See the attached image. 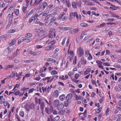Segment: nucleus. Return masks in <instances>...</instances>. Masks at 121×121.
Listing matches in <instances>:
<instances>
[{"mask_svg": "<svg viewBox=\"0 0 121 121\" xmlns=\"http://www.w3.org/2000/svg\"><path fill=\"white\" fill-rule=\"evenodd\" d=\"M79 30V29L78 28L73 29L70 30L69 31V33L70 34H74L77 33Z\"/></svg>", "mask_w": 121, "mask_h": 121, "instance_id": "5", "label": "nucleus"}, {"mask_svg": "<svg viewBox=\"0 0 121 121\" xmlns=\"http://www.w3.org/2000/svg\"><path fill=\"white\" fill-rule=\"evenodd\" d=\"M4 105V106H6L8 105L7 108H9L10 106V104H9L8 101H5L4 103L3 104Z\"/></svg>", "mask_w": 121, "mask_h": 121, "instance_id": "33", "label": "nucleus"}, {"mask_svg": "<svg viewBox=\"0 0 121 121\" xmlns=\"http://www.w3.org/2000/svg\"><path fill=\"white\" fill-rule=\"evenodd\" d=\"M53 116L52 115H51L49 116V117L47 118V121H53Z\"/></svg>", "mask_w": 121, "mask_h": 121, "instance_id": "35", "label": "nucleus"}, {"mask_svg": "<svg viewBox=\"0 0 121 121\" xmlns=\"http://www.w3.org/2000/svg\"><path fill=\"white\" fill-rule=\"evenodd\" d=\"M50 32H53L54 33V37L56 36V32L55 29L54 28H52L50 30Z\"/></svg>", "mask_w": 121, "mask_h": 121, "instance_id": "40", "label": "nucleus"}, {"mask_svg": "<svg viewBox=\"0 0 121 121\" xmlns=\"http://www.w3.org/2000/svg\"><path fill=\"white\" fill-rule=\"evenodd\" d=\"M60 118L59 116L57 115V116L52 119V120L53 121H57L59 120Z\"/></svg>", "mask_w": 121, "mask_h": 121, "instance_id": "39", "label": "nucleus"}, {"mask_svg": "<svg viewBox=\"0 0 121 121\" xmlns=\"http://www.w3.org/2000/svg\"><path fill=\"white\" fill-rule=\"evenodd\" d=\"M35 88H31L30 89L29 91H28V94H29V93H32L33 91H34L35 90Z\"/></svg>", "mask_w": 121, "mask_h": 121, "instance_id": "56", "label": "nucleus"}, {"mask_svg": "<svg viewBox=\"0 0 121 121\" xmlns=\"http://www.w3.org/2000/svg\"><path fill=\"white\" fill-rule=\"evenodd\" d=\"M57 73V71L55 70H53L52 71L51 73V74L52 75H55Z\"/></svg>", "mask_w": 121, "mask_h": 121, "instance_id": "51", "label": "nucleus"}, {"mask_svg": "<svg viewBox=\"0 0 121 121\" xmlns=\"http://www.w3.org/2000/svg\"><path fill=\"white\" fill-rule=\"evenodd\" d=\"M25 36L27 38H30L32 37V35L31 33H27L26 34Z\"/></svg>", "mask_w": 121, "mask_h": 121, "instance_id": "50", "label": "nucleus"}, {"mask_svg": "<svg viewBox=\"0 0 121 121\" xmlns=\"http://www.w3.org/2000/svg\"><path fill=\"white\" fill-rule=\"evenodd\" d=\"M115 89L117 91H121V88L119 86L115 87Z\"/></svg>", "mask_w": 121, "mask_h": 121, "instance_id": "52", "label": "nucleus"}, {"mask_svg": "<svg viewBox=\"0 0 121 121\" xmlns=\"http://www.w3.org/2000/svg\"><path fill=\"white\" fill-rule=\"evenodd\" d=\"M56 19V18L55 17V16L53 15H48L45 18L46 21L45 24L46 25H51L53 24L54 21Z\"/></svg>", "mask_w": 121, "mask_h": 121, "instance_id": "1", "label": "nucleus"}, {"mask_svg": "<svg viewBox=\"0 0 121 121\" xmlns=\"http://www.w3.org/2000/svg\"><path fill=\"white\" fill-rule=\"evenodd\" d=\"M40 109L42 110H42L44 109L45 107V103L43 102H42L40 104Z\"/></svg>", "mask_w": 121, "mask_h": 121, "instance_id": "28", "label": "nucleus"}, {"mask_svg": "<svg viewBox=\"0 0 121 121\" xmlns=\"http://www.w3.org/2000/svg\"><path fill=\"white\" fill-rule=\"evenodd\" d=\"M16 42V39H13V40L11 42L9 43L10 45H11L12 46H13L15 44Z\"/></svg>", "mask_w": 121, "mask_h": 121, "instance_id": "36", "label": "nucleus"}, {"mask_svg": "<svg viewBox=\"0 0 121 121\" xmlns=\"http://www.w3.org/2000/svg\"><path fill=\"white\" fill-rule=\"evenodd\" d=\"M47 14L46 13H40L39 15L38 14V17L39 18H40L41 17H43V16H46L47 15Z\"/></svg>", "mask_w": 121, "mask_h": 121, "instance_id": "27", "label": "nucleus"}, {"mask_svg": "<svg viewBox=\"0 0 121 121\" xmlns=\"http://www.w3.org/2000/svg\"><path fill=\"white\" fill-rule=\"evenodd\" d=\"M32 16L33 17V19L34 21L36 20L37 21H37L38 18V14H37V13L33 14Z\"/></svg>", "mask_w": 121, "mask_h": 121, "instance_id": "25", "label": "nucleus"}, {"mask_svg": "<svg viewBox=\"0 0 121 121\" xmlns=\"http://www.w3.org/2000/svg\"><path fill=\"white\" fill-rule=\"evenodd\" d=\"M72 29L73 28L71 27H64V30H72Z\"/></svg>", "mask_w": 121, "mask_h": 121, "instance_id": "45", "label": "nucleus"}, {"mask_svg": "<svg viewBox=\"0 0 121 121\" xmlns=\"http://www.w3.org/2000/svg\"><path fill=\"white\" fill-rule=\"evenodd\" d=\"M76 79H72V81L75 83H80V80H77Z\"/></svg>", "mask_w": 121, "mask_h": 121, "instance_id": "54", "label": "nucleus"}, {"mask_svg": "<svg viewBox=\"0 0 121 121\" xmlns=\"http://www.w3.org/2000/svg\"><path fill=\"white\" fill-rule=\"evenodd\" d=\"M81 62L82 64L85 65L86 64L87 61L84 57H82L81 59Z\"/></svg>", "mask_w": 121, "mask_h": 121, "instance_id": "19", "label": "nucleus"}, {"mask_svg": "<svg viewBox=\"0 0 121 121\" xmlns=\"http://www.w3.org/2000/svg\"><path fill=\"white\" fill-rule=\"evenodd\" d=\"M45 110L47 113L48 114H51L53 110V108L51 107L50 108L48 107L46 108H45Z\"/></svg>", "mask_w": 121, "mask_h": 121, "instance_id": "4", "label": "nucleus"}, {"mask_svg": "<svg viewBox=\"0 0 121 121\" xmlns=\"http://www.w3.org/2000/svg\"><path fill=\"white\" fill-rule=\"evenodd\" d=\"M24 94V92L22 93L20 92V91L19 90H18L15 91L14 93V94L15 96H17L18 95L19 96H22Z\"/></svg>", "mask_w": 121, "mask_h": 121, "instance_id": "10", "label": "nucleus"}, {"mask_svg": "<svg viewBox=\"0 0 121 121\" xmlns=\"http://www.w3.org/2000/svg\"><path fill=\"white\" fill-rule=\"evenodd\" d=\"M66 40V37H65L63 40L62 41L61 43V44L62 45H63L65 43V42Z\"/></svg>", "mask_w": 121, "mask_h": 121, "instance_id": "55", "label": "nucleus"}, {"mask_svg": "<svg viewBox=\"0 0 121 121\" xmlns=\"http://www.w3.org/2000/svg\"><path fill=\"white\" fill-rule=\"evenodd\" d=\"M114 21V19L113 18H108L105 20V21L109 22H112Z\"/></svg>", "mask_w": 121, "mask_h": 121, "instance_id": "57", "label": "nucleus"}, {"mask_svg": "<svg viewBox=\"0 0 121 121\" xmlns=\"http://www.w3.org/2000/svg\"><path fill=\"white\" fill-rule=\"evenodd\" d=\"M80 25L81 27H86L88 26V24L82 22L80 24Z\"/></svg>", "mask_w": 121, "mask_h": 121, "instance_id": "32", "label": "nucleus"}, {"mask_svg": "<svg viewBox=\"0 0 121 121\" xmlns=\"http://www.w3.org/2000/svg\"><path fill=\"white\" fill-rule=\"evenodd\" d=\"M35 23L36 24H39L41 26L43 25L44 24L40 22V21H36L35 22Z\"/></svg>", "mask_w": 121, "mask_h": 121, "instance_id": "60", "label": "nucleus"}, {"mask_svg": "<svg viewBox=\"0 0 121 121\" xmlns=\"http://www.w3.org/2000/svg\"><path fill=\"white\" fill-rule=\"evenodd\" d=\"M67 17L66 16H63L60 14L58 17V19H60L61 21H63L66 19Z\"/></svg>", "mask_w": 121, "mask_h": 121, "instance_id": "6", "label": "nucleus"}, {"mask_svg": "<svg viewBox=\"0 0 121 121\" xmlns=\"http://www.w3.org/2000/svg\"><path fill=\"white\" fill-rule=\"evenodd\" d=\"M110 111V109L109 108H107L105 112L106 115L107 116L109 114V112Z\"/></svg>", "mask_w": 121, "mask_h": 121, "instance_id": "53", "label": "nucleus"}, {"mask_svg": "<svg viewBox=\"0 0 121 121\" xmlns=\"http://www.w3.org/2000/svg\"><path fill=\"white\" fill-rule=\"evenodd\" d=\"M13 22L12 20V19L9 20V21L6 26V29L9 28L10 27V26Z\"/></svg>", "mask_w": 121, "mask_h": 121, "instance_id": "18", "label": "nucleus"}, {"mask_svg": "<svg viewBox=\"0 0 121 121\" xmlns=\"http://www.w3.org/2000/svg\"><path fill=\"white\" fill-rule=\"evenodd\" d=\"M91 70V69L90 68H88L86 69V71L84 72V75H86L87 74H88L90 72Z\"/></svg>", "mask_w": 121, "mask_h": 121, "instance_id": "23", "label": "nucleus"}, {"mask_svg": "<svg viewBox=\"0 0 121 121\" xmlns=\"http://www.w3.org/2000/svg\"><path fill=\"white\" fill-rule=\"evenodd\" d=\"M114 1L118 3V4L121 5V1L120 0H114Z\"/></svg>", "mask_w": 121, "mask_h": 121, "instance_id": "63", "label": "nucleus"}, {"mask_svg": "<svg viewBox=\"0 0 121 121\" xmlns=\"http://www.w3.org/2000/svg\"><path fill=\"white\" fill-rule=\"evenodd\" d=\"M14 13L16 16H18L19 13V10L18 9H16L14 10Z\"/></svg>", "mask_w": 121, "mask_h": 121, "instance_id": "42", "label": "nucleus"}, {"mask_svg": "<svg viewBox=\"0 0 121 121\" xmlns=\"http://www.w3.org/2000/svg\"><path fill=\"white\" fill-rule=\"evenodd\" d=\"M72 5L73 8H77V4L75 2H73L72 3Z\"/></svg>", "mask_w": 121, "mask_h": 121, "instance_id": "47", "label": "nucleus"}, {"mask_svg": "<svg viewBox=\"0 0 121 121\" xmlns=\"http://www.w3.org/2000/svg\"><path fill=\"white\" fill-rule=\"evenodd\" d=\"M24 40L27 43H29L31 41V38H25L24 39Z\"/></svg>", "mask_w": 121, "mask_h": 121, "instance_id": "49", "label": "nucleus"}, {"mask_svg": "<svg viewBox=\"0 0 121 121\" xmlns=\"http://www.w3.org/2000/svg\"><path fill=\"white\" fill-rule=\"evenodd\" d=\"M20 50L17 49L16 51L13 54L12 56L13 57V59H14L15 57H16L17 56V52L18 50Z\"/></svg>", "mask_w": 121, "mask_h": 121, "instance_id": "38", "label": "nucleus"}, {"mask_svg": "<svg viewBox=\"0 0 121 121\" xmlns=\"http://www.w3.org/2000/svg\"><path fill=\"white\" fill-rule=\"evenodd\" d=\"M9 53L8 51V50L7 48L5 49L3 53V56H8V55L9 54Z\"/></svg>", "mask_w": 121, "mask_h": 121, "instance_id": "22", "label": "nucleus"}, {"mask_svg": "<svg viewBox=\"0 0 121 121\" xmlns=\"http://www.w3.org/2000/svg\"><path fill=\"white\" fill-rule=\"evenodd\" d=\"M0 104H2L5 102V98H4V96L3 95L0 96Z\"/></svg>", "mask_w": 121, "mask_h": 121, "instance_id": "24", "label": "nucleus"}, {"mask_svg": "<svg viewBox=\"0 0 121 121\" xmlns=\"http://www.w3.org/2000/svg\"><path fill=\"white\" fill-rule=\"evenodd\" d=\"M59 95V91L58 90H55L53 93V96L54 98H57Z\"/></svg>", "mask_w": 121, "mask_h": 121, "instance_id": "14", "label": "nucleus"}, {"mask_svg": "<svg viewBox=\"0 0 121 121\" xmlns=\"http://www.w3.org/2000/svg\"><path fill=\"white\" fill-rule=\"evenodd\" d=\"M43 47V46H42L41 45H37L36 46V48L37 49H38L42 48Z\"/></svg>", "mask_w": 121, "mask_h": 121, "instance_id": "61", "label": "nucleus"}, {"mask_svg": "<svg viewBox=\"0 0 121 121\" xmlns=\"http://www.w3.org/2000/svg\"><path fill=\"white\" fill-rule=\"evenodd\" d=\"M42 89L43 93H45V92H47V88L46 87H42Z\"/></svg>", "mask_w": 121, "mask_h": 121, "instance_id": "46", "label": "nucleus"}, {"mask_svg": "<svg viewBox=\"0 0 121 121\" xmlns=\"http://www.w3.org/2000/svg\"><path fill=\"white\" fill-rule=\"evenodd\" d=\"M34 60L32 59H30L29 60H23V62L25 63H29L31 62H33L34 61Z\"/></svg>", "mask_w": 121, "mask_h": 121, "instance_id": "26", "label": "nucleus"}, {"mask_svg": "<svg viewBox=\"0 0 121 121\" xmlns=\"http://www.w3.org/2000/svg\"><path fill=\"white\" fill-rule=\"evenodd\" d=\"M16 74H17V72L15 71H13L10 74V75L9 76V77L10 78H13V77L16 76Z\"/></svg>", "mask_w": 121, "mask_h": 121, "instance_id": "16", "label": "nucleus"}, {"mask_svg": "<svg viewBox=\"0 0 121 121\" xmlns=\"http://www.w3.org/2000/svg\"><path fill=\"white\" fill-rule=\"evenodd\" d=\"M26 53L28 54H30L32 56H36V52H34L32 51L31 50H28V51H26Z\"/></svg>", "mask_w": 121, "mask_h": 121, "instance_id": "9", "label": "nucleus"}, {"mask_svg": "<svg viewBox=\"0 0 121 121\" xmlns=\"http://www.w3.org/2000/svg\"><path fill=\"white\" fill-rule=\"evenodd\" d=\"M45 59L46 60H47L48 62H51V63H56V61L55 59L51 58H45Z\"/></svg>", "mask_w": 121, "mask_h": 121, "instance_id": "8", "label": "nucleus"}, {"mask_svg": "<svg viewBox=\"0 0 121 121\" xmlns=\"http://www.w3.org/2000/svg\"><path fill=\"white\" fill-rule=\"evenodd\" d=\"M89 56L87 58V60H91L92 59V57L91 53H89Z\"/></svg>", "mask_w": 121, "mask_h": 121, "instance_id": "58", "label": "nucleus"}, {"mask_svg": "<svg viewBox=\"0 0 121 121\" xmlns=\"http://www.w3.org/2000/svg\"><path fill=\"white\" fill-rule=\"evenodd\" d=\"M77 54L78 57H81L83 56L84 51L82 47H80L77 48Z\"/></svg>", "mask_w": 121, "mask_h": 121, "instance_id": "2", "label": "nucleus"}, {"mask_svg": "<svg viewBox=\"0 0 121 121\" xmlns=\"http://www.w3.org/2000/svg\"><path fill=\"white\" fill-rule=\"evenodd\" d=\"M85 4L86 5H90L91 6H93L95 5L94 3L92 2H90L88 3H85Z\"/></svg>", "mask_w": 121, "mask_h": 121, "instance_id": "43", "label": "nucleus"}, {"mask_svg": "<svg viewBox=\"0 0 121 121\" xmlns=\"http://www.w3.org/2000/svg\"><path fill=\"white\" fill-rule=\"evenodd\" d=\"M79 77V74L76 73L75 74L74 77V78L76 80H77L78 78Z\"/></svg>", "mask_w": 121, "mask_h": 121, "instance_id": "64", "label": "nucleus"}, {"mask_svg": "<svg viewBox=\"0 0 121 121\" xmlns=\"http://www.w3.org/2000/svg\"><path fill=\"white\" fill-rule=\"evenodd\" d=\"M40 75H39L38 77H36L34 79V80H36L37 81H39L40 80L41 78L40 77Z\"/></svg>", "mask_w": 121, "mask_h": 121, "instance_id": "59", "label": "nucleus"}, {"mask_svg": "<svg viewBox=\"0 0 121 121\" xmlns=\"http://www.w3.org/2000/svg\"><path fill=\"white\" fill-rule=\"evenodd\" d=\"M72 16H73L74 17H76L77 18H78V15L76 12H74L72 13Z\"/></svg>", "mask_w": 121, "mask_h": 121, "instance_id": "34", "label": "nucleus"}, {"mask_svg": "<svg viewBox=\"0 0 121 121\" xmlns=\"http://www.w3.org/2000/svg\"><path fill=\"white\" fill-rule=\"evenodd\" d=\"M19 114L22 117H24V111L21 110L20 111Z\"/></svg>", "mask_w": 121, "mask_h": 121, "instance_id": "41", "label": "nucleus"}, {"mask_svg": "<svg viewBox=\"0 0 121 121\" xmlns=\"http://www.w3.org/2000/svg\"><path fill=\"white\" fill-rule=\"evenodd\" d=\"M99 108L95 109V110L96 113H99L102 110V108L101 107H99Z\"/></svg>", "mask_w": 121, "mask_h": 121, "instance_id": "31", "label": "nucleus"}, {"mask_svg": "<svg viewBox=\"0 0 121 121\" xmlns=\"http://www.w3.org/2000/svg\"><path fill=\"white\" fill-rule=\"evenodd\" d=\"M51 77H46L47 80H48L47 81V83H48L49 82H51L52 80H51L52 79V78L50 79Z\"/></svg>", "mask_w": 121, "mask_h": 121, "instance_id": "48", "label": "nucleus"}, {"mask_svg": "<svg viewBox=\"0 0 121 121\" xmlns=\"http://www.w3.org/2000/svg\"><path fill=\"white\" fill-rule=\"evenodd\" d=\"M73 96V95L72 94H68L66 96L65 99L66 100L69 101L72 99Z\"/></svg>", "mask_w": 121, "mask_h": 121, "instance_id": "13", "label": "nucleus"}, {"mask_svg": "<svg viewBox=\"0 0 121 121\" xmlns=\"http://www.w3.org/2000/svg\"><path fill=\"white\" fill-rule=\"evenodd\" d=\"M64 104H59L58 107H57V109L58 110H62L64 108Z\"/></svg>", "mask_w": 121, "mask_h": 121, "instance_id": "15", "label": "nucleus"}, {"mask_svg": "<svg viewBox=\"0 0 121 121\" xmlns=\"http://www.w3.org/2000/svg\"><path fill=\"white\" fill-rule=\"evenodd\" d=\"M56 40H53L52 41L48 43V45L49 46H51L54 44L56 43Z\"/></svg>", "mask_w": 121, "mask_h": 121, "instance_id": "29", "label": "nucleus"}, {"mask_svg": "<svg viewBox=\"0 0 121 121\" xmlns=\"http://www.w3.org/2000/svg\"><path fill=\"white\" fill-rule=\"evenodd\" d=\"M121 109V107H118L117 108V109H115L114 111V113L115 114H117L118 113L119 110H120Z\"/></svg>", "mask_w": 121, "mask_h": 121, "instance_id": "30", "label": "nucleus"}, {"mask_svg": "<svg viewBox=\"0 0 121 121\" xmlns=\"http://www.w3.org/2000/svg\"><path fill=\"white\" fill-rule=\"evenodd\" d=\"M7 48L8 51L9 53H10L12 51H13V50L14 49V47L13 46H12L11 45H10V44L9 45V46Z\"/></svg>", "mask_w": 121, "mask_h": 121, "instance_id": "12", "label": "nucleus"}, {"mask_svg": "<svg viewBox=\"0 0 121 121\" xmlns=\"http://www.w3.org/2000/svg\"><path fill=\"white\" fill-rule=\"evenodd\" d=\"M18 30H19L18 29L16 28L13 29H10L8 31V32L9 33L11 34L13 33H14L15 32L18 31Z\"/></svg>", "mask_w": 121, "mask_h": 121, "instance_id": "11", "label": "nucleus"}, {"mask_svg": "<svg viewBox=\"0 0 121 121\" xmlns=\"http://www.w3.org/2000/svg\"><path fill=\"white\" fill-rule=\"evenodd\" d=\"M96 62L97 64V66H98L99 68H101L102 69H104L103 66L102 65L103 64V63L100 60H97Z\"/></svg>", "mask_w": 121, "mask_h": 121, "instance_id": "7", "label": "nucleus"}, {"mask_svg": "<svg viewBox=\"0 0 121 121\" xmlns=\"http://www.w3.org/2000/svg\"><path fill=\"white\" fill-rule=\"evenodd\" d=\"M33 16H32L30 18L29 20L28 21V22L29 23H31L34 20V19L33 18Z\"/></svg>", "mask_w": 121, "mask_h": 121, "instance_id": "62", "label": "nucleus"}, {"mask_svg": "<svg viewBox=\"0 0 121 121\" xmlns=\"http://www.w3.org/2000/svg\"><path fill=\"white\" fill-rule=\"evenodd\" d=\"M65 97V95L64 94H62L60 96L59 99L61 101H64Z\"/></svg>", "mask_w": 121, "mask_h": 121, "instance_id": "20", "label": "nucleus"}, {"mask_svg": "<svg viewBox=\"0 0 121 121\" xmlns=\"http://www.w3.org/2000/svg\"><path fill=\"white\" fill-rule=\"evenodd\" d=\"M30 0H25L26 3V4H24L23 8H28L30 4Z\"/></svg>", "mask_w": 121, "mask_h": 121, "instance_id": "21", "label": "nucleus"}, {"mask_svg": "<svg viewBox=\"0 0 121 121\" xmlns=\"http://www.w3.org/2000/svg\"><path fill=\"white\" fill-rule=\"evenodd\" d=\"M22 72H19V73H17V74H16V77H17V78L16 79V80H18L21 77V76L22 75Z\"/></svg>", "mask_w": 121, "mask_h": 121, "instance_id": "17", "label": "nucleus"}, {"mask_svg": "<svg viewBox=\"0 0 121 121\" xmlns=\"http://www.w3.org/2000/svg\"><path fill=\"white\" fill-rule=\"evenodd\" d=\"M89 54L90 53L89 52V51L88 49L85 50L84 56L86 57H87L88 56Z\"/></svg>", "mask_w": 121, "mask_h": 121, "instance_id": "37", "label": "nucleus"}, {"mask_svg": "<svg viewBox=\"0 0 121 121\" xmlns=\"http://www.w3.org/2000/svg\"><path fill=\"white\" fill-rule=\"evenodd\" d=\"M68 54H69L70 56L73 57V52L72 51H69L67 52Z\"/></svg>", "mask_w": 121, "mask_h": 121, "instance_id": "44", "label": "nucleus"}, {"mask_svg": "<svg viewBox=\"0 0 121 121\" xmlns=\"http://www.w3.org/2000/svg\"><path fill=\"white\" fill-rule=\"evenodd\" d=\"M60 104V101L58 99H56L53 102V106L54 107H58Z\"/></svg>", "mask_w": 121, "mask_h": 121, "instance_id": "3", "label": "nucleus"}]
</instances>
